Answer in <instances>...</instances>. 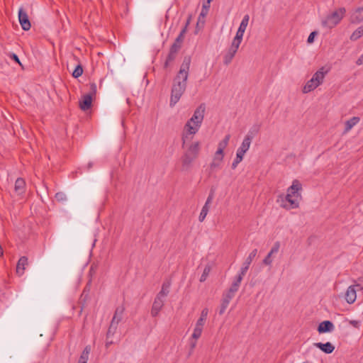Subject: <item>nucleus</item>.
<instances>
[{
    "label": "nucleus",
    "instance_id": "nucleus-1",
    "mask_svg": "<svg viewBox=\"0 0 363 363\" xmlns=\"http://www.w3.org/2000/svg\"><path fill=\"white\" fill-rule=\"evenodd\" d=\"M191 64V57L185 56L179 71L173 79L169 106L173 107L179 101L186 89Z\"/></svg>",
    "mask_w": 363,
    "mask_h": 363
},
{
    "label": "nucleus",
    "instance_id": "nucleus-2",
    "mask_svg": "<svg viewBox=\"0 0 363 363\" xmlns=\"http://www.w3.org/2000/svg\"><path fill=\"white\" fill-rule=\"evenodd\" d=\"M206 111L205 104H201L194 111L193 116L187 121L182 133V147L187 140H191L201 126Z\"/></svg>",
    "mask_w": 363,
    "mask_h": 363
},
{
    "label": "nucleus",
    "instance_id": "nucleus-3",
    "mask_svg": "<svg viewBox=\"0 0 363 363\" xmlns=\"http://www.w3.org/2000/svg\"><path fill=\"white\" fill-rule=\"evenodd\" d=\"M200 143L197 141L191 143L189 146L186 151L182 157L183 169H189L193 161L197 158L200 151Z\"/></svg>",
    "mask_w": 363,
    "mask_h": 363
},
{
    "label": "nucleus",
    "instance_id": "nucleus-4",
    "mask_svg": "<svg viewBox=\"0 0 363 363\" xmlns=\"http://www.w3.org/2000/svg\"><path fill=\"white\" fill-rule=\"evenodd\" d=\"M345 8H340L338 10L329 14L322 21V26L328 28H333L336 26L343 18L345 13Z\"/></svg>",
    "mask_w": 363,
    "mask_h": 363
},
{
    "label": "nucleus",
    "instance_id": "nucleus-5",
    "mask_svg": "<svg viewBox=\"0 0 363 363\" xmlns=\"http://www.w3.org/2000/svg\"><path fill=\"white\" fill-rule=\"evenodd\" d=\"M293 195L287 192L286 195H280L277 201H280V206L286 210L297 208L299 206V202L296 199H293Z\"/></svg>",
    "mask_w": 363,
    "mask_h": 363
},
{
    "label": "nucleus",
    "instance_id": "nucleus-6",
    "mask_svg": "<svg viewBox=\"0 0 363 363\" xmlns=\"http://www.w3.org/2000/svg\"><path fill=\"white\" fill-rule=\"evenodd\" d=\"M252 139H253L252 134H251L250 133H248L245 135L240 147L237 150L236 157H238L242 160H243V157H244L245 154L247 152V151L249 150V148L250 147Z\"/></svg>",
    "mask_w": 363,
    "mask_h": 363
},
{
    "label": "nucleus",
    "instance_id": "nucleus-7",
    "mask_svg": "<svg viewBox=\"0 0 363 363\" xmlns=\"http://www.w3.org/2000/svg\"><path fill=\"white\" fill-rule=\"evenodd\" d=\"M356 288L359 290H362L363 289V284H357L356 285L350 286L345 293V300L350 304L353 303L357 298Z\"/></svg>",
    "mask_w": 363,
    "mask_h": 363
},
{
    "label": "nucleus",
    "instance_id": "nucleus-8",
    "mask_svg": "<svg viewBox=\"0 0 363 363\" xmlns=\"http://www.w3.org/2000/svg\"><path fill=\"white\" fill-rule=\"evenodd\" d=\"M18 21L20 25L23 30H29L31 27V24L26 11L21 8L18 10Z\"/></svg>",
    "mask_w": 363,
    "mask_h": 363
},
{
    "label": "nucleus",
    "instance_id": "nucleus-9",
    "mask_svg": "<svg viewBox=\"0 0 363 363\" xmlns=\"http://www.w3.org/2000/svg\"><path fill=\"white\" fill-rule=\"evenodd\" d=\"M330 68L325 67H321L317 72L314 73L312 79L319 85H320L325 75L329 72Z\"/></svg>",
    "mask_w": 363,
    "mask_h": 363
},
{
    "label": "nucleus",
    "instance_id": "nucleus-10",
    "mask_svg": "<svg viewBox=\"0 0 363 363\" xmlns=\"http://www.w3.org/2000/svg\"><path fill=\"white\" fill-rule=\"evenodd\" d=\"M239 46V45H237L235 43H232L230 48L228 49L223 58V62L225 65H228L231 62L238 51Z\"/></svg>",
    "mask_w": 363,
    "mask_h": 363
},
{
    "label": "nucleus",
    "instance_id": "nucleus-11",
    "mask_svg": "<svg viewBox=\"0 0 363 363\" xmlns=\"http://www.w3.org/2000/svg\"><path fill=\"white\" fill-rule=\"evenodd\" d=\"M179 51L178 49V46L176 45H172L169 49V54L167 56L166 60L164 62V68L166 69L168 67L169 64L172 62L177 57V53Z\"/></svg>",
    "mask_w": 363,
    "mask_h": 363
},
{
    "label": "nucleus",
    "instance_id": "nucleus-12",
    "mask_svg": "<svg viewBox=\"0 0 363 363\" xmlns=\"http://www.w3.org/2000/svg\"><path fill=\"white\" fill-rule=\"evenodd\" d=\"M164 299L156 296L155 298L152 309L151 315L152 317H156L159 314V312L164 306Z\"/></svg>",
    "mask_w": 363,
    "mask_h": 363
},
{
    "label": "nucleus",
    "instance_id": "nucleus-13",
    "mask_svg": "<svg viewBox=\"0 0 363 363\" xmlns=\"http://www.w3.org/2000/svg\"><path fill=\"white\" fill-rule=\"evenodd\" d=\"M335 326L330 320H324L321 322L318 326V332L319 333H330L334 330Z\"/></svg>",
    "mask_w": 363,
    "mask_h": 363
},
{
    "label": "nucleus",
    "instance_id": "nucleus-14",
    "mask_svg": "<svg viewBox=\"0 0 363 363\" xmlns=\"http://www.w3.org/2000/svg\"><path fill=\"white\" fill-rule=\"evenodd\" d=\"M257 254V250L254 249L249 255V256L247 257L244 263L242 264V266L240 269V271L242 272V274H245L247 272L250 265L251 264L252 259L256 257Z\"/></svg>",
    "mask_w": 363,
    "mask_h": 363
},
{
    "label": "nucleus",
    "instance_id": "nucleus-15",
    "mask_svg": "<svg viewBox=\"0 0 363 363\" xmlns=\"http://www.w3.org/2000/svg\"><path fill=\"white\" fill-rule=\"evenodd\" d=\"M302 190V185L300 182L297 179H294L292 182L291 186L287 189V192L293 195L294 196L301 197L299 191Z\"/></svg>",
    "mask_w": 363,
    "mask_h": 363
},
{
    "label": "nucleus",
    "instance_id": "nucleus-16",
    "mask_svg": "<svg viewBox=\"0 0 363 363\" xmlns=\"http://www.w3.org/2000/svg\"><path fill=\"white\" fill-rule=\"evenodd\" d=\"M313 346L318 348L325 354H331L335 350L334 345L330 342H327L325 343L315 342L313 343Z\"/></svg>",
    "mask_w": 363,
    "mask_h": 363
},
{
    "label": "nucleus",
    "instance_id": "nucleus-17",
    "mask_svg": "<svg viewBox=\"0 0 363 363\" xmlns=\"http://www.w3.org/2000/svg\"><path fill=\"white\" fill-rule=\"evenodd\" d=\"M125 311V306L123 305L118 306L114 312L113 318L111 323L118 325L123 318V315Z\"/></svg>",
    "mask_w": 363,
    "mask_h": 363
},
{
    "label": "nucleus",
    "instance_id": "nucleus-18",
    "mask_svg": "<svg viewBox=\"0 0 363 363\" xmlns=\"http://www.w3.org/2000/svg\"><path fill=\"white\" fill-rule=\"evenodd\" d=\"M352 23H359L363 21V7L356 9L350 16Z\"/></svg>",
    "mask_w": 363,
    "mask_h": 363
},
{
    "label": "nucleus",
    "instance_id": "nucleus-19",
    "mask_svg": "<svg viewBox=\"0 0 363 363\" xmlns=\"http://www.w3.org/2000/svg\"><path fill=\"white\" fill-rule=\"evenodd\" d=\"M93 96L91 94H86L82 100L79 101V107L82 111H87L91 106Z\"/></svg>",
    "mask_w": 363,
    "mask_h": 363
},
{
    "label": "nucleus",
    "instance_id": "nucleus-20",
    "mask_svg": "<svg viewBox=\"0 0 363 363\" xmlns=\"http://www.w3.org/2000/svg\"><path fill=\"white\" fill-rule=\"evenodd\" d=\"M28 264V258L26 256L21 257L16 265V273L18 275H23L24 274V270L26 269V266Z\"/></svg>",
    "mask_w": 363,
    "mask_h": 363
},
{
    "label": "nucleus",
    "instance_id": "nucleus-21",
    "mask_svg": "<svg viewBox=\"0 0 363 363\" xmlns=\"http://www.w3.org/2000/svg\"><path fill=\"white\" fill-rule=\"evenodd\" d=\"M25 187H26V182L24 181V179L22 178H20V177L18 178L16 180L15 186H14V190H15L16 193L18 195L22 194L23 193H24Z\"/></svg>",
    "mask_w": 363,
    "mask_h": 363
},
{
    "label": "nucleus",
    "instance_id": "nucleus-22",
    "mask_svg": "<svg viewBox=\"0 0 363 363\" xmlns=\"http://www.w3.org/2000/svg\"><path fill=\"white\" fill-rule=\"evenodd\" d=\"M117 328H118L117 325L113 324L112 323H110L109 328L106 333V347H108L109 345H111L113 343L112 340L109 341V339L113 336V335L116 332Z\"/></svg>",
    "mask_w": 363,
    "mask_h": 363
},
{
    "label": "nucleus",
    "instance_id": "nucleus-23",
    "mask_svg": "<svg viewBox=\"0 0 363 363\" xmlns=\"http://www.w3.org/2000/svg\"><path fill=\"white\" fill-rule=\"evenodd\" d=\"M170 285L171 284L169 281L164 282L162 284V289L157 294V296L164 299L169 292Z\"/></svg>",
    "mask_w": 363,
    "mask_h": 363
},
{
    "label": "nucleus",
    "instance_id": "nucleus-24",
    "mask_svg": "<svg viewBox=\"0 0 363 363\" xmlns=\"http://www.w3.org/2000/svg\"><path fill=\"white\" fill-rule=\"evenodd\" d=\"M319 86L312 78L308 80L303 88V92L306 94L317 88Z\"/></svg>",
    "mask_w": 363,
    "mask_h": 363
},
{
    "label": "nucleus",
    "instance_id": "nucleus-25",
    "mask_svg": "<svg viewBox=\"0 0 363 363\" xmlns=\"http://www.w3.org/2000/svg\"><path fill=\"white\" fill-rule=\"evenodd\" d=\"M359 118L354 116L345 122V132L350 130L359 121Z\"/></svg>",
    "mask_w": 363,
    "mask_h": 363
},
{
    "label": "nucleus",
    "instance_id": "nucleus-26",
    "mask_svg": "<svg viewBox=\"0 0 363 363\" xmlns=\"http://www.w3.org/2000/svg\"><path fill=\"white\" fill-rule=\"evenodd\" d=\"M245 275V274H242L241 272H239V274L235 277V280L233 281V284L230 286L231 291H233L234 289H239L240 283Z\"/></svg>",
    "mask_w": 363,
    "mask_h": 363
},
{
    "label": "nucleus",
    "instance_id": "nucleus-27",
    "mask_svg": "<svg viewBox=\"0 0 363 363\" xmlns=\"http://www.w3.org/2000/svg\"><path fill=\"white\" fill-rule=\"evenodd\" d=\"M186 33V28H182V30L180 31L179 35L177 37L174 43L172 44V45H176L177 46H178V49H179V50L182 48V44L184 41V35Z\"/></svg>",
    "mask_w": 363,
    "mask_h": 363
},
{
    "label": "nucleus",
    "instance_id": "nucleus-28",
    "mask_svg": "<svg viewBox=\"0 0 363 363\" xmlns=\"http://www.w3.org/2000/svg\"><path fill=\"white\" fill-rule=\"evenodd\" d=\"M245 31V29H242L241 28H238V29L237 30V33H236V35H235V37L234 38V39H233L232 43H235V44L240 45V43H241V41L242 40V37H243Z\"/></svg>",
    "mask_w": 363,
    "mask_h": 363
},
{
    "label": "nucleus",
    "instance_id": "nucleus-29",
    "mask_svg": "<svg viewBox=\"0 0 363 363\" xmlns=\"http://www.w3.org/2000/svg\"><path fill=\"white\" fill-rule=\"evenodd\" d=\"M230 302V301L229 299L226 298L225 296H223L220 306L218 311L219 315H223L225 313Z\"/></svg>",
    "mask_w": 363,
    "mask_h": 363
},
{
    "label": "nucleus",
    "instance_id": "nucleus-30",
    "mask_svg": "<svg viewBox=\"0 0 363 363\" xmlns=\"http://www.w3.org/2000/svg\"><path fill=\"white\" fill-rule=\"evenodd\" d=\"M363 35V24L355 30L350 36L351 40H357Z\"/></svg>",
    "mask_w": 363,
    "mask_h": 363
},
{
    "label": "nucleus",
    "instance_id": "nucleus-31",
    "mask_svg": "<svg viewBox=\"0 0 363 363\" xmlns=\"http://www.w3.org/2000/svg\"><path fill=\"white\" fill-rule=\"evenodd\" d=\"M230 139V135L227 134L225 138L219 142L218 145V150L224 151L225 148L228 146L229 140Z\"/></svg>",
    "mask_w": 363,
    "mask_h": 363
},
{
    "label": "nucleus",
    "instance_id": "nucleus-32",
    "mask_svg": "<svg viewBox=\"0 0 363 363\" xmlns=\"http://www.w3.org/2000/svg\"><path fill=\"white\" fill-rule=\"evenodd\" d=\"M209 208H210V206L209 205L204 204V206H203V208L201 209L200 215L199 216V220L200 222H203L204 220V219L206 218V216L208 214Z\"/></svg>",
    "mask_w": 363,
    "mask_h": 363
},
{
    "label": "nucleus",
    "instance_id": "nucleus-33",
    "mask_svg": "<svg viewBox=\"0 0 363 363\" xmlns=\"http://www.w3.org/2000/svg\"><path fill=\"white\" fill-rule=\"evenodd\" d=\"M83 74V67L82 65L79 63L78 64L75 69H74L72 75L74 78H78L79 77H81Z\"/></svg>",
    "mask_w": 363,
    "mask_h": 363
},
{
    "label": "nucleus",
    "instance_id": "nucleus-34",
    "mask_svg": "<svg viewBox=\"0 0 363 363\" xmlns=\"http://www.w3.org/2000/svg\"><path fill=\"white\" fill-rule=\"evenodd\" d=\"M211 267L209 265H206L205 267H204V269L203 271V273L200 277V281L201 282H203L206 280L210 272H211Z\"/></svg>",
    "mask_w": 363,
    "mask_h": 363
},
{
    "label": "nucleus",
    "instance_id": "nucleus-35",
    "mask_svg": "<svg viewBox=\"0 0 363 363\" xmlns=\"http://www.w3.org/2000/svg\"><path fill=\"white\" fill-rule=\"evenodd\" d=\"M238 290L234 289L233 291H231V287L228 290V291L223 293V296H225L226 298L229 299L230 301L232 300V298L235 296V294Z\"/></svg>",
    "mask_w": 363,
    "mask_h": 363
},
{
    "label": "nucleus",
    "instance_id": "nucleus-36",
    "mask_svg": "<svg viewBox=\"0 0 363 363\" xmlns=\"http://www.w3.org/2000/svg\"><path fill=\"white\" fill-rule=\"evenodd\" d=\"M249 19H250L249 15L248 14L245 15L240 24L239 28L246 30V28L248 25Z\"/></svg>",
    "mask_w": 363,
    "mask_h": 363
},
{
    "label": "nucleus",
    "instance_id": "nucleus-37",
    "mask_svg": "<svg viewBox=\"0 0 363 363\" xmlns=\"http://www.w3.org/2000/svg\"><path fill=\"white\" fill-rule=\"evenodd\" d=\"M224 157V152L223 150H217L213 158L215 160H218V162H222Z\"/></svg>",
    "mask_w": 363,
    "mask_h": 363
},
{
    "label": "nucleus",
    "instance_id": "nucleus-38",
    "mask_svg": "<svg viewBox=\"0 0 363 363\" xmlns=\"http://www.w3.org/2000/svg\"><path fill=\"white\" fill-rule=\"evenodd\" d=\"M55 198L57 201L62 202L67 200V196L63 192H57L55 194Z\"/></svg>",
    "mask_w": 363,
    "mask_h": 363
},
{
    "label": "nucleus",
    "instance_id": "nucleus-39",
    "mask_svg": "<svg viewBox=\"0 0 363 363\" xmlns=\"http://www.w3.org/2000/svg\"><path fill=\"white\" fill-rule=\"evenodd\" d=\"M272 255L273 254H271V252L269 251L267 255L263 259V264L267 266H270L273 262L272 258Z\"/></svg>",
    "mask_w": 363,
    "mask_h": 363
},
{
    "label": "nucleus",
    "instance_id": "nucleus-40",
    "mask_svg": "<svg viewBox=\"0 0 363 363\" xmlns=\"http://www.w3.org/2000/svg\"><path fill=\"white\" fill-rule=\"evenodd\" d=\"M88 354L89 351L87 350V347H86L84 352H82V354L81 355L79 363H86L88 359Z\"/></svg>",
    "mask_w": 363,
    "mask_h": 363
},
{
    "label": "nucleus",
    "instance_id": "nucleus-41",
    "mask_svg": "<svg viewBox=\"0 0 363 363\" xmlns=\"http://www.w3.org/2000/svg\"><path fill=\"white\" fill-rule=\"evenodd\" d=\"M202 329L195 327L194 330V333L192 334V338L197 340L199 338L202 333Z\"/></svg>",
    "mask_w": 363,
    "mask_h": 363
},
{
    "label": "nucleus",
    "instance_id": "nucleus-42",
    "mask_svg": "<svg viewBox=\"0 0 363 363\" xmlns=\"http://www.w3.org/2000/svg\"><path fill=\"white\" fill-rule=\"evenodd\" d=\"M214 198V189H211L210 193L207 197L205 204L211 205Z\"/></svg>",
    "mask_w": 363,
    "mask_h": 363
},
{
    "label": "nucleus",
    "instance_id": "nucleus-43",
    "mask_svg": "<svg viewBox=\"0 0 363 363\" xmlns=\"http://www.w3.org/2000/svg\"><path fill=\"white\" fill-rule=\"evenodd\" d=\"M280 248V242L279 241H277L274 243L272 249L270 250L271 254H276L278 252Z\"/></svg>",
    "mask_w": 363,
    "mask_h": 363
},
{
    "label": "nucleus",
    "instance_id": "nucleus-44",
    "mask_svg": "<svg viewBox=\"0 0 363 363\" xmlns=\"http://www.w3.org/2000/svg\"><path fill=\"white\" fill-rule=\"evenodd\" d=\"M318 34V32L317 31H313L310 33L309 36L308 37V39H307V43H313L314 41V38L315 36Z\"/></svg>",
    "mask_w": 363,
    "mask_h": 363
},
{
    "label": "nucleus",
    "instance_id": "nucleus-45",
    "mask_svg": "<svg viewBox=\"0 0 363 363\" xmlns=\"http://www.w3.org/2000/svg\"><path fill=\"white\" fill-rule=\"evenodd\" d=\"M96 93V84L95 83L90 84V93L88 94H91V96H94Z\"/></svg>",
    "mask_w": 363,
    "mask_h": 363
},
{
    "label": "nucleus",
    "instance_id": "nucleus-46",
    "mask_svg": "<svg viewBox=\"0 0 363 363\" xmlns=\"http://www.w3.org/2000/svg\"><path fill=\"white\" fill-rule=\"evenodd\" d=\"M205 322H206V320H203V318H199L197 322H196V323L195 327L201 328V329L203 330V327L204 325Z\"/></svg>",
    "mask_w": 363,
    "mask_h": 363
},
{
    "label": "nucleus",
    "instance_id": "nucleus-47",
    "mask_svg": "<svg viewBox=\"0 0 363 363\" xmlns=\"http://www.w3.org/2000/svg\"><path fill=\"white\" fill-rule=\"evenodd\" d=\"M9 57H10V58H11V60H13L14 62H16L18 63L19 65H21V62H20V60H19V58H18V55H17L16 54H15V53H10V54L9 55Z\"/></svg>",
    "mask_w": 363,
    "mask_h": 363
},
{
    "label": "nucleus",
    "instance_id": "nucleus-48",
    "mask_svg": "<svg viewBox=\"0 0 363 363\" xmlns=\"http://www.w3.org/2000/svg\"><path fill=\"white\" fill-rule=\"evenodd\" d=\"M220 162H218V160H215V158H213V162L210 164V167L212 169H214L215 168H217L220 166Z\"/></svg>",
    "mask_w": 363,
    "mask_h": 363
},
{
    "label": "nucleus",
    "instance_id": "nucleus-49",
    "mask_svg": "<svg viewBox=\"0 0 363 363\" xmlns=\"http://www.w3.org/2000/svg\"><path fill=\"white\" fill-rule=\"evenodd\" d=\"M212 1L213 0H206L203 3L202 9H204L206 10H209L210 6H211V3Z\"/></svg>",
    "mask_w": 363,
    "mask_h": 363
},
{
    "label": "nucleus",
    "instance_id": "nucleus-50",
    "mask_svg": "<svg viewBox=\"0 0 363 363\" xmlns=\"http://www.w3.org/2000/svg\"><path fill=\"white\" fill-rule=\"evenodd\" d=\"M241 162H242V160H240L238 157H235L232 163V166H231L232 169H235L237 167V166L238 165V164Z\"/></svg>",
    "mask_w": 363,
    "mask_h": 363
},
{
    "label": "nucleus",
    "instance_id": "nucleus-51",
    "mask_svg": "<svg viewBox=\"0 0 363 363\" xmlns=\"http://www.w3.org/2000/svg\"><path fill=\"white\" fill-rule=\"evenodd\" d=\"M241 162H242V160H240L238 157H235L232 163V166H231L232 169H235L237 167V166L238 165V164Z\"/></svg>",
    "mask_w": 363,
    "mask_h": 363
},
{
    "label": "nucleus",
    "instance_id": "nucleus-52",
    "mask_svg": "<svg viewBox=\"0 0 363 363\" xmlns=\"http://www.w3.org/2000/svg\"><path fill=\"white\" fill-rule=\"evenodd\" d=\"M208 310L207 308H203L201 313V316L199 318H203V320H206L208 315Z\"/></svg>",
    "mask_w": 363,
    "mask_h": 363
},
{
    "label": "nucleus",
    "instance_id": "nucleus-53",
    "mask_svg": "<svg viewBox=\"0 0 363 363\" xmlns=\"http://www.w3.org/2000/svg\"><path fill=\"white\" fill-rule=\"evenodd\" d=\"M191 21V15H189L186 19V23H185L184 28H186V31H187V28H188L189 25L190 24Z\"/></svg>",
    "mask_w": 363,
    "mask_h": 363
},
{
    "label": "nucleus",
    "instance_id": "nucleus-54",
    "mask_svg": "<svg viewBox=\"0 0 363 363\" xmlns=\"http://www.w3.org/2000/svg\"><path fill=\"white\" fill-rule=\"evenodd\" d=\"M208 11H209V10H206V9H201V13H200V15H199V18H200L201 16H202V17H205V16L208 14Z\"/></svg>",
    "mask_w": 363,
    "mask_h": 363
},
{
    "label": "nucleus",
    "instance_id": "nucleus-55",
    "mask_svg": "<svg viewBox=\"0 0 363 363\" xmlns=\"http://www.w3.org/2000/svg\"><path fill=\"white\" fill-rule=\"evenodd\" d=\"M357 64H358V65H362L363 64V54L357 60Z\"/></svg>",
    "mask_w": 363,
    "mask_h": 363
},
{
    "label": "nucleus",
    "instance_id": "nucleus-56",
    "mask_svg": "<svg viewBox=\"0 0 363 363\" xmlns=\"http://www.w3.org/2000/svg\"><path fill=\"white\" fill-rule=\"evenodd\" d=\"M196 340H195V341H194V342H192L191 343V349H194V348L196 347Z\"/></svg>",
    "mask_w": 363,
    "mask_h": 363
},
{
    "label": "nucleus",
    "instance_id": "nucleus-57",
    "mask_svg": "<svg viewBox=\"0 0 363 363\" xmlns=\"http://www.w3.org/2000/svg\"><path fill=\"white\" fill-rule=\"evenodd\" d=\"M350 323L352 325H353L354 326H355V327L358 325V322L356 321V320H352V321L350 322Z\"/></svg>",
    "mask_w": 363,
    "mask_h": 363
},
{
    "label": "nucleus",
    "instance_id": "nucleus-58",
    "mask_svg": "<svg viewBox=\"0 0 363 363\" xmlns=\"http://www.w3.org/2000/svg\"><path fill=\"white\" fill-rule=\"evenodd\" d=\"M92 166L91 163H89V167L90 168Z\"/></svg>",
    "mask_w": 363,
    "mask_h": 363
}]
</instances>
